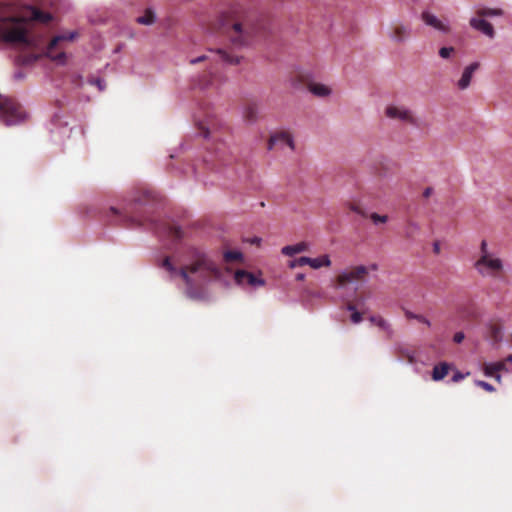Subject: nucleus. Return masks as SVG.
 <instances>
[{"instance_id": "1", "label": "nucleus", "mask_w": 512, "mask_h": 512, "mask_svg": "<svg viewBox=\"0 0 512 512\" xmlns=\"http://www.w3.org/2000/svg\"><path fill=\"white\" fill-rule=\"evenodd\" d=\"M181 261V267L177 268L171 262V258L166 256L160 267L165 269L171 278L180 277L189 292L200 289L221 276L219 266L208 253L200 248H187Z\"/></svg>"}, {"instance_id": "2", "label": "nucleus", "mask_w": 512, "mask_h": 512, "mask_svg": "<svg viewBox=\"0 0 512 512\" xmlns=\"http://www.w3.org/2000/svg\"><path fill=\"white\" fill-rule=\"evenodd\" d=\"M52 18L49 12L34 6H27L21 16H16L11 6L0 3V38L7 43L32 48L35 43L28 33V23H49Z\"/></svg>"}, {"instance_id": "3", "label": "nucleus", "mask_w": 512, "mask_h": 512, "mask_svg": "<svg viewBox=\"0 0 512 512\" xmlns=\"http://www.w3.org/2000/svg\"><path fill=\"white\" fill-rule=\"evenodd\" d=\"M264 26L260 22L234 23L229 33L230 40L235 47L250 45L255 38L262 35Z\"/></svg>"}, {"instance_id": "4", "label": "nucleus", "mask_w": 512, "mask_h": 512, "mask_svg": "<svg viewBox=\"0 0 512 512\" xmlns=\"http://www.w3.org/2000/svg\"><path fill=\"white\" fill-rule=\"evenodd\" d=\"M26 113L21 105L12 97L0 93V121L7 126L22 123Z\"/></svg>"}, {"instance_id": "5", "label": "nucleus", "mask_w": 512, "mask_h": 512, "mask_svg": "<svg viewBox=\"0 0 512 512\" xmlns=\"http://www.w3.org/2000/svg\"><path fill=\"white\" fill-rule=\"evenodd\" d=\"M474 267L478 273L484 277L497 278L503 272V262L494 254L480 255Z\"/></svg>"}, {"instance_id": "6", "label": "nucleus", "mask_w": 512, "mask_h": 512, "mask_svg": "<svg viewBox=\"0 0 512 512\" xmlns=\"http://www.w3.org/2000/svg\"><path fill=\"white\" fill-rule=\"evenodd\" d=\"M138 200H134L123 208L122 211L117 208L111 207L110 212L117 216L118 221L126 226L144 225L145 221L142 219L139 211L137 210Z\"/></svg>"}, {"instance_id": "7", "label": "nucleus", "mask_w": 512, "mask_h": 512, "mask_svg": "<svg viewBox=\"0 0 512 512\" xmlns=\"http://www.w3.org/2000/svg\"><path fill=\"white\" fill-rule=\"evenodd\" d=\"M76 34L74 32L64 34V35H58L55 36L49 43V45L46 48L45 55L49 57L50 59L58 62V63H64L65 61V53L64 52H58L55 53V49L58 47V44L61 41H67V40H73L75 38Z\"/></svg>"}, {"instance_id": "8", "label": "nucleus", "mask_w": 512, "mask_h": 512, "mask_svg": "<svg viewBox=\"0 0 512 512\" xmlns=\"http://www.w3.org/2000/svg\"><path fill=\"white\" fill-rule=\"evenodd\" d=\"M368 274V268L360 265L346 270L337 276V282L340 286H344L354 281H360Z\"/></svg>"}, {"instance_id": "9", "label": "nucleus", "mask_w": 512, "mask_h": 512, "mask_svg": "<svg viewBox=\"0 0 512 512\" xmlns=\"http://www.w3.org/2000/svg\"><path fill=\"white\" fill-rule=\"evenodd\" d=\"M197 126L204 138L218 140L217 132L220 128V123L215 117L209 115L204 121H198Z\"/></svg>"}, {"instance_id": "10", "label": "nucleus", "mask_w": 512, "mask_h": 512, "mask_svg": "<svg viewBox=\"0 0 512 512\" xmlns=\"http://www.w3.org/2000/svg\"><path fill=\"white\" fill-rule=\"evenodd\" d=\"M410 35L411 27L408 24L395 22L390 27L389 38L397 44L405 42Z\"/></svg>"}, {"instance_id": "11", "label": "nucleus", "mask_w": 512, "mask_h": 512, "mask_svg": "<svg viewBox=\"0 0 512 512\" xmlns=\"http://www.w3.org/2000/svg\"><path fill=\"white\" fill-rule=\"evenodd\" d=\"M385 115L390 119L400 120L411 124L415 122L411 111L404 107L389 105L385 110Z\"/></svg>"}, {"instance_id": "12", "label": "nucleus", "mask_w": 512, "mask_h": 512, "mask_svg": "<svg viewBox=\"0 0 512 512\" xmlns=\"http://www.w3.org/2000/svg\"><path fill=\"white\" fill-rule=\"evenodd\" d=\"M421 19L426 25L431 26L442 33L448 34L451 31L448 23L443 22L437 16L428 11H424L421 14Z\"/></svg>"}, {"instance_id": "13", "label": "nucleus", "mask_w": 512, "mask_h": 512, "mask_svg": "<svg viewBox=\"0 0 512 512\" xmlns=\"http://www.w3.org/2000/svg\"><path fill=\"white\" fill-rule=\"evenodd\" d=\"M276 145L288 146L294 150V140L289 132L281 131L272 135L268 142V149L272 150Z\"/></svg>"}, {"instance_id": "14", "label": "nucleus", "mask_w": 512, "mask_h": 512, "mask_svg": "<svg viewBox=\"0 0 512 512\" xmlns=\"http://www.w3.org/2000/svg\"><path fill=\"white\" fill-rule=\"evenodd\" d=\"M469 24L473 29L480 31L487 37H489L491 39L494 38L495 31H494L492 24L489 23L488 21H486L485 19H482V17L471 18L469 21Z\"/></svg>"}, {"instance_id": "15", "label": "nucleus", "mask_w": 512, "mask_h": 512, "mask_svg": "<svg viewBox=\"0 0 512 512\" xmlns=\"http://www.w3.org/2000/svg\"><path fill=\"white\" fill-rule=\"evenodd\" d=\"M479 66L478 62H473L464 69L462 76L457 83L459 89L464 90L469 87L472 76Z\"/></svg>"}, {"instance_id": "16", "label": "nucleus", "mask_w": 512, "mask_h": 512, "mask_svg": "<svg viewBox=\"0 0 512 512\" xmlns=\"http://www.w3.org/2000/svg\"><path fill=\"white\" fill-rule=\"evenodd\" d=\"M161 233L167 235L173 240H180L183 237L182 229L174 224L163 223L161 225Z\"/></svg>"}, {"instance_id": "17", "label": "nucleus", "mask_w": 512, "mask_h": 512, "mask_svg": "<svg viewBox=\"0 0 512 512\" xmlns=\"http://www.w3.org/2000/svg\"><path fill=\"white\" fill-rule=\"evenodd\" d=\"M505 369L504 362L486 363L484 365V373L486 376L494 377L498 382L501 381L499 371Z\"/></svg>"}, {"instance_id": "18", "label": "nucleus", "mask_w": 512, "mask_h": 512, "mask_svg": "<svg viewBox=\"0 0 512 512\" xmlns=\"http://www.w3.org/2000/svg\"><path fill=\"white\" fill-rule=\"evenodd\" d=\"M235 281L238 283V284H249L251 286H254L258 283H261L260 281L257 280V278L250 272H247L245 270H238L236 271L235 273Z\"/></svg>"}, {"instance_id": "19", "label": "nucleus", "mask_w": 512, "mask_h": 512, "mask_svg": "<svg viewBox=\"0 0 512 512\" xmlns=\"http://www.w3.org/2000/svg\"><path fill=\"white\" fill-rule=\"evenodd\" d=\"M309 244L307 242H299L295 245H288L282 248L281 252L285 256H294L295 254L308 251Z\"/></svg>"}, {"instance_id": "20", "label": "nucleus", "mask_w": 512, "mask_h": 512, "mask_svg": "<svg viewBox=\"0 0 512 512\" xmlns=\"http://www.w3.org/2000/svg\"><path fill=\"white\" fill-rule=\"evenodd\" d=\"M487 337L493 344H497L502 340V326L499 323H490L488 326Z\"/></svg>"}, {"instance_id": "21", "label": "nucleus", "mask_w": 512, "mask_h": 512, "mask_svg": "<svg viewBox=\"0 0 512 512\" xmlns=\"http://www.w3.org/2000/svg\"><path fill=\"white\" fill-rule=\"evenodd\" d=\"M450 366L446 362H441L434 366L432 370V379L434 381H440L444 379L449 372Z\"/></svg>"}, {"instance_id": "22", "label": "nucleus", "mask_w": 512, "mask_h": 512, "mask_svg": "<svg viewBox=\"0 0 512 512\" xmlns=\"http://www.w3.org/2000/svg\"><path fill=\"white\" fill-rule=\"evenodd\" d=\"M259 107L255 102H249L244 108V118L248 122H255L258 119Z\"/></svg>"}, {"instance_id": "23", "label": "nucleus", "mask_w": 512, "mask_h": 512, "mask_svg": "<svg viewBox=\"0 0 512 512\" xmlns=\"http://www.w3.org/2000/svg\"><path fill=\"white\" fill-rule=\"evenodd\" d=\"M308 88L311 93L319 97H326L331 93L329 87L320 83H312Z\"/></svg>"}, {"instance_id": "24", "label": "nucleus", "mask_w": 512, "mask_h": 512, "mask_svg": "<svg viewBox=\"0 0 512 512\" xmlns=\"http://www.w3.org/2000/svg\"><path fill=\"white\" fill-rule=\"evenodd\" d=\"M308 265L313 269L329 267L331 265V260L328 255H322L318 258H310Z\"/></svg>"}, {"instance_id": "25", "label": "nucleus", "mask_w": 512, "mask_h": 512, "mask_svg": "<svg viewBox=\"0 0 512 512\" xmlns=\"http://www.w3.org/2000/svg\"><path fill=\"white\" fill-rule=\"evenodd\" d=\"M476 15L478 17H494V16H502L503 15V10L500 9V8H487V7H482V8H478L476 10Z\"/></svg>"}, {"instance_id": "26", "label": "nucleus", "mask_w": 512, "mask_h": 512, "mask_svg": "<svg viewBox=\"0 0 512 512\" xmlns=\"http://www.w3.org/2000/svg\"><path fill=\"white\" fill-rule=\"evenodd\" d=\"M360 306V303H352V302H349L347 303L346 305V309L350 312H352L351 314V321L354 323V324H358L362 321L363 317V313L360 312V311H357V307Z\"/></svg>"}, {"instance_id": "27", "label": "nucleus", "mask_w": 512, "mask_h": 512, "mask_svg": "<svg viewBox=\"0 0 512 512\" xmlns=\"http://www.w3.org/2000/svg\"><path fill=\"white\" fill-rule=\"evenodd\" d=\"M217 53L219 54L220 58L228 63V64H231V65H237L240 63L241 61V58L240 56L238 55H234V54H230L228 52H226L225 50H222V49H218L217 50Z\"/></svg>"}, {"instance_id": "28", "label": "nucleus", "mask_w": 512, "mask_h": 512, "mask_svg": "<svg viewBox=\"0 0 512 512\" xmlns=\"http://www.w3.org/2000/svg\"><path fill=\"white\" fill-rule=\"evenodd\" d=\"M137 23L151 25L155 21V14L151 9H146L144 15L137 18Z\"/></svg>"}, {"instance_id": "29", "label": "nucleus", "mask_w": 512, "mask_h": 512, "mask_svg": "<svg viewBox=\"0 0 512 512\" xmlns=\"http://www.w3.org/2000/svg\"><path fill=\"white\" fill-rule=\"evenodd\" d=\"M369 321L378 326L380 329L386 331L387 333H391L390 325L387 323V321L382 318L381 316H371L369 318Z\"/></svg>"}, {"instance_id": "30", "label": "nucleus", "mask_w": 512, "mask_h": 512, "mask_svg": "<svg viewBox=\"0 0 512 512\" xmlns=\"http://www.w3.org/2000/svg\"><path fill=\"white\" fill-rule=\"evenodd\" d=\"M242 258H243V255L239 251H226L224 253V261L226 263L241 261Z\"/></svg>"}, {"instance_id": "31", "label": "nucleus", "mask_w": 512, "mask_h": 512, "mask_svg": "<svg viewBox=\"0 0 512 512\" xmlns=\"http://www.w3.org/2000/svg\"><path fill=\"white\" fill-rule=\"evenodd\" d=\"M405 315L408 319H416L421 323H424L428 327L431 325L430 321L422 315L414 314L413 312L406 311Z\"/></svg>"}, {"instance_id": "32", "label": "nucleus", "mask_w": 512, "mask_h": 512, "mask_svg": "<svg viewBox=\"0 0 512 512\" xmlns=\"http://www.w3.org/2000/svg\"><path fill=\"white\" fill-rule=\"evenodd\" d=\"M419 230V226L418 224L414 223V222H409L408 225H407V229H406V232H405V236L407 238H413L415 233Z\"/></svg>"}, {"instance_id": "33", "label": "nucleus", "mask_w": 512, "mask_h": 512, "mask_svg": "<svg viewBox=\"0 0 512 512\" xmlns=\"http://www.w3.org/2000/svg\"><path fill=\"white\" fill-rule=\"evenodd\" d=\"M310 262V258L309 257H306V256H302L294 261H292L290 263V267L291 268H294L296 266H304V265H308V263Z\"/></svg>"}, {"instance_id": "34", "label": "nucleus", "mask_w": 512, "mask_h": 512, "mask_svg": "<svg viewBox=\"0 0 512 512\" xmlns=\"http://www.w3.org/2000/svg\"><path fill=\"white\" fill-rule=\"evenodd\" d=\"M348 207H349V209H350L351 211H353V212H355V213L359 214L360 216H362V217H367L366 212H365V211L360 207V205H359V204H357V203H349V204H348Z\"/></svg>"}, {"instance_id": "35", "label": "nucleus", "mask_w": 512, "mask_h": 512, "mask_svg": "<svg viewBox=\"0 0 512 512\" xmlns=\"http://www.w3.org/2000/svg\"><path fill=\"white\" fill-rule=\"evenodd\" d=\"M38 57V54L32 53L27 56H21L20 60L22 61L23 64H31L35 62L38 59Z\"/></svg>"}, {"instance_id": "36", "label": "nucleus", "mask_w": 512, "mask_h": 512, "mask_svg": "<svg viewBox=\"0 0 512 512\" xmlns=\"http://www.w3.org/2000/svg\"><path fill=\"white\" fill-rule=\"evenodd\" d=\"M370 218L374 223H385L388 220V217L386 215H379L377 213H372L370 215Z\"/></svg>"}, {"instance_id": "37", "label": "nucleus", "mask_w": 512, "mask_h": 512, "mask_svg": "<svg viewBox=\"0 0 512 512\" xmlns=\"http://www.w3.org/2000/svg\"><path fill=\"white\" fill-rule=\"evenodd\" d=\"M453 52H454V48L453 47H442L439 50V55L442 58H448L451 55V53H453Z\"/></svg>"}, {"instance_id": "38", "label": "nucleus", "mask_w": 512, "mask_h": 512, "mask_svg": "<svg viewBox=\"0 0 512 512\" xmlns=\"http://www.w3.org/2000/svg\"><path fill=\"white\" fill-rule=\"evenodd\" d=\"M476 384H477V386L483 388L487 392H494L495 391V388L490 383H488V382L477 381Z\"/></svg>"}, {"instance_id": "39", "label": "nucleus", "mask_w": 512, "mask_h": 512, "mask_svg": "<svg viewBox=\"0 0 512 512\" xmlns=\"http://www.w3.org/2000/svg\"><path fill=\"white\" fill-rule=\"evenodd\" d=\"M493 253H491L489 250H488V243L486 240H482L481 244H480V255H492Z\"/></svg>"}, {"instance_id": "40", "label": "nucleus", "mask_w": 512, "mask_h": 512, "mask_svg": "<svg viewBox=\"0 0 512 512\" xmlns=\"http://www.w3.org/2000/svg\"><path fill=\"white\" fill-rule=\"evenodd\" d=\"M465 336L463 332H457L455 333L453 340L456 343H461L464 340Z\"/></svg>"}, {"instance_id": "41", "label": "nucleus", "mask_w": 512, "mask_h": 512, "mask_svg": "<svg viewBox=\"0 0 512 512\" xmlns=\"http://www.w3.org/2000/svg\"><path fill=\"white\" fill-rule=\"evenodd\" d=\"M463 378H464V375L462 373H460V372H457V373H455L453 375L452 381L453 382H458V381L462 380Z\"/></svg>"}, {"instance_id": "42", "label": "nucleus", "mask_w": 512, "mask_h": 512, "mask_svg": "<svg viewBox=\"0 0 512 512\" xmlns=\"http://www.w3.org/2000/svg\"><path fill=\"white\" fill-rule=\"evenodd\" d=\"M207 59V57L205 55L203 56H200V57H197L195 59H192L190 61L191 64H196V63H199V62H202V61H205Z\"/></svg>"}, {"instance_id": "43", "label": "nucleus", "mask_w": 512, "mask_h": 512, "mask_svg": "<svg viewBox=\"0 0 512 512\" xmlns=\"http://www.w3.org/2000/svg\"><path fill=\"white\" fill-rule=\"evenodd\" d=\"M432 192H433V189H432L431 187H427V188L424 190V192H423V196H424L425 198H428V197H430V195L432 194Z\"/></svg>"}, {"instance_id": "44", "label": "nucleus", "mask_w": 512, "mask_h": 512, "mask_svg": "<svg viewBox=\"0 0 512 512\" xmlns=\"http://www.w3.org/2000/svg\"><path fill=\"white\" fill-rule=\"evenodd\" d=\"M261 242V239L258 238V237H254L252 240H251V243L252 244H256V245H259Z\"/></svg>"}, {"instance_id": "45", "label": "nucleus", "mask_w": 512, "mask_h": 512, "mask_svg": "<svg viewBox=\"0 0 512 512\" xmlns=\"http://www.w3.org/2000/svg\"><path fill=\"white\" fill-rule=\"evenodd\" d=\"M216 157L218 158L219 161H221V162L224 161V153L220 154L219 152H217Z\"/></svg>"}, {"instance_id": "46", "label": "nucleus", "mask_w": 512, "mask_h": 512, "mask_svg": "<svg viewBox=\"0 0 512 512\" xmlns=\"http://www.w3.org/2000/svg\"><path fill=\"white\" fill-rule=\"evenodd\" d=\"M433 248H434V252H435V253H439V251H440V246H439V244H438V243H435Z\"/></svg>"}, {"instance_id": "47", "label": "nucleus", "mask_w": 512, "mask_h": 512, "mask_svg": "<svg viewBox=\"0 0 512 512\" xmlns=\"http://www.w3.org/2000/svg\"><path fill=\"white\" fill-rule=\"evenodd\" d=\"M503 362H504V363H506V362H512V355H509V356L505 359V361H503Z\"/></svg>"}, {"instance_id": "48", "label": "nucleus", "mask_w": 512, "mask_h": 512, "mask_svg": "<svg viewBox=\"0 0 512 512\" xmlns=\"http://www.w3.org/2000/svg\"><path fill=\"white\" fill-rule=\"evenodd\" d=\"M296 278H297V280H303L304 279V275L303 274H298Z\"/></svg>"}, {"instance_id": "49", "label": "nucleus", "mask_w": 512, "mask_h": 512, "mask_svg": "<svg viewBox=\"0 0 512 512\" xmlns=\"http://www.w3.org/2000/svg\"><path fill=\"white\" fill-rule=\"evenodd\" d=\"M97 84H98L99 88H100V89H102V87H101V83H100V81H99V80L97 81Z\"/></svg>"}]
</instances>
